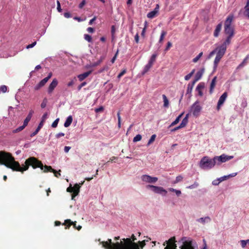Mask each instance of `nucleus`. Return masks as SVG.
<instances>
[{"instance_id":"nucleus-1","label":"nucleus","mask_w":249,"mask_h":249,"mask_svg":"<svg viewBox=\"0 0 249 249\" xmlns=\"http://www.w3.org/2000/svg\"><path fill=\"white\" fill-rule=\"evenodd\" d=\"M0 164L4 165L8 168L11 169L14 171H18L23 173L28 169L29 166H31L34 169L40 168L44 170V172L53 171V169L50 166H43L41 161L38 160L34 157L27 159L25 162V165L21 167L19 163L16 161L15 158L10 153L4 151H0Z\"/></svg>"},{"instance_id":"nucleus-2","label":"nucleus","mask_w":249,"mask_h":249,"mask_svg":"<svg viewBox=\"0 0 249 249\" xmlns=\"http://www.w3.org/2000/svg\"><path fill=\"white\" fill-rule=\"evenodd\" d=\"M137 240L134 234L131 238H123L120 242L113 243L111 239H108L107 241L100 242V244L105 249H139V245L135 241ZM100 241V239H99Z\"/></svg>"},{"instance_id":"nucleus-3","label":"nucleus","mask_w":249,"mask_h":249,"mask_svg":"<svg viewBox=\"0 0 249 249\" xmlns=\"http://www.w3.org/2000/svg\"><path fill=\"white\" fill-rule=\"evenodd\" d=\"M216 165L215 158L210 159L208 156L203 157L199 162V167L203 169H209Z\"/></svg>"},{"instance_id":"nucleus-4","label":"nucleus","mask_w":249,"mask_h":249,"mask_svg":"<svg viewBox=\"0 0 249 249\" xmlns=\"http://www.w3.org/2000/svg\"><path fill=\"white\" fill-rule=\"evenodd\" d=\"M177 246L175 242L173 244H169L167 245L164 249H178ZM180 249H195V247L193 246L192 240H185L182 242L181 246L179 247Z\"/></svg>"},{"instance_id":"nucleus-5","label":"nucleus","mask_w":249,"mask_h":249,"mask_svg":"<svg viewBox=\"0 0 249 249\" xmlns=\"http://www.w3.org/2000/svg\"><path fill=\"white\" fill-rule=\"evenodd\" d=\"M224 33L227 36V37L224 42L230 44L231 43V40L234 35V27H224Z\"/></svg>"},{"instance_id":"nucleus-6","label":"nucleus","mask_w":249,"mask_h":249,"mask_svg":"<svg viewBox=\"0 0 249 249\" xmlns=\"http://www.w3.org/2000/svg\"><path fill=\"white\" fill-rule=\"evenodd\" d=\"M201 110L202 107L200 106L199 102L198 101L195 102L191 107V112L196 117L200 115Z\"/></svg>"},{"instance_id":"nucleus-7","label":"nucleus","mask_w":249,"mask_h":249,"mask_svg":"<svg viewBox=\"0 0 249 249\" xmlns=\"http://www.w3.org/2000/svg\"><path fill=\"white\" fill-rule=\"evenodd\" d=\"M229 45H230V44L226 43V42H224L221 45L217 47L216 48V56L221 57V58H222V57L224 56V55L225 54V53H226V49H227V46Z\"/></svg>"},{"instance_id":"nucleus-8","label":"nucleus","mask_w":249,"mask_h":249,"mask_svg":"<svg viewBox=\"0 0 249 249\" xmlns=\"http://www.w3.org/2000/svg\"><path fill=\"white\" fill-rule=\"evenodd\" d=\"M215 160L216 165H220L222 163L225 162L233 159L232 156H227L225 154H222L220 156H215Z\"/></svg>"},{"instance_id":"nucleus-9","label":"nucleus","mask_w":249,"mask_h":249,"mask_svg":"<svg viewBox=\"0 0 249 249\" xmlns=\"http://www.w3.org/2000/svg\"><path fill=\"white\" fill-rule=\"evenodd\" d=\"M147 189L151 188L152 191L155 193L162 194L164 193V195L167 193V191L161 187L156 186L152 185H148L146 186Z\"/></svg>"},{"instance_id":"nucleus-10","label":"nucleus","mask_w":249,"mask_h":249,"mask_svg":"<svg viewBox=\"0 0 249 249\" xmlns=\"http://www.w3.org/2000/svg\"><path fill=\"white\" fill-rule=\"evenodd\" d=\"M52 76V73L50 72L47 77L44 78L43 79L41 80L34 88L35 90H37L39 89L41 87H43L48 81Z\"/></svg>"},{"instance_id":"nucleus-11","label":"nucleus","mask_w":249,"mask_h":249,"mask_svg":"<svg viewBox=\"0 0 249 249\" xmlns=\"http://www.w3.org/2000/svg\"><path fill=\"white\" fill-rule=\"evenodd\" d=\"M141 179L143 181L149 183H154L158 180V178L157 177H152L147 175H142L141 177Z\"/></svg>"},{"instance_id":"nucleus-12","label":"nucleus","mask_w":249,"mask_h":249,"mask_svg":"<svg viewBox=\"0 0 249 249\" xmlns=\"http://www.w3.org/2000/svg\"><path fill=\"white\" fill-rule=\"evenodd\" d=\"M228 96V93L227 92H224L222 95L220 97L219 100L217 103L216 109L219 111L221 108V106L225 102L227 97Z\"/></svg>"},{"instance_id":"nucleus-13","label":"nucleus","mask_w":249,"mask_h":249,"mask_svg":"<svg viewBox=\"0 0 249 249\" xmlns=\"http://www.w3.org/2000/svg\"><path fill=\"white\" fill-rule=\"evenodd\" d=\"M159 5L158 4L156 5V7L152 11H151L149 12L147 15V17L149 18H153L156 17L158 15V14L159 13Z\"/></svg>"},{"instance_id":"nucleus-14","label":"nucleus","mask_w":249,"mask_h":249,"mask_svg":"<svg viewBox=\"0 0 249 249\" xmlns=\"http://www.w3.org/2000/svg\"><path fill=\"white\" fill-rule=\"evenodd\" d=\"M204 71L205 69L203 68L196 72L195 75V79L193 81V84H195L196 82L201 79L204 72Z\"/></svg>"},{"instance_id":"nucleus-15","label":"nucleus","mask_w":249,"mask_h":249,"mask_svg":"<svg viewBox=\"0 0 249 249\" xmlns=\"http://www.w3.org/2000/svg\"><path fill=\"white\" fill-rule=\"evenodd\" d=\"M57 84H58V81H57V79L55 78L53 79V81L51 82V83L50 84V85L49 86L48 89V93L50 94L52 93V92L53 91L54 89L57 86Z\"/></svg>"},{"instance_id":"nucleus-16","label":"nucleus","mask_w":249,"mask_h":249,"mask_svg":"<svg viewBox=\"0 0 249 249\" xmlns=\"http://www.w3.org/2000/svg\"><path fill=\"white\" fill-rule=\"evenodd\" d=\"M233 19V17L232 15L229 16L225 21L224 27H232L231 26V23L232 22Z\"/></svg>"},{"instance_id":"nucleus-17","label":"nucleus","mask_w":249,"mask_h":249,"mask_svg":"<svg viewBox=\"0 0 249 249\" xmlns=\"http://www.w3.org/2000/svg\"><path fill=\"white\" fill-rule=\"evenodd\" d=\"M76 222H72L70 219H67L65 220L64 223H63L64 225H65L66 227L65 229H69L71 225H73L74 228H76Z\"/></svg>"},{"instance_id":"nucleus-18","label":"nucleus","mask_w":249,"mask_h":249,"mask_svg":"<svg viewBox=\"0 0 249 249\" xmlns=\"http://www.w3.org/2000/svg\"><path fill=\"white\" fill-rule=\"evenodd\" d=\"M222 26V22L219 23L216 27V28L213 33V36L214 37H217L219 36V33L221 30Z\"/></svg>"},{"instance_id":"nucleus-19","label":"nucleus","mask_w":249,"mask_h":249,"mask_svg":"<svg viewBox=\"0 0 249 249\" xmlns=\"http://www.w3.org/2000/svg\"><path fill=\"white\" fill-rule=\"evenodd\" d=\"M91 73V71H88L78 75V78L80 81L86 78Z\"/></svg>"},{"instance_id":"nucleus-20","label":"nucleus","mask_w":249,"mask_h":249,"mask_svg":"<svg viewBox=\"0 0 249 249\" xmlns=\"http://www.w3.org/2000/svg\"><path fill=\"white\" fill-rule=\"evenodd\" d=\"M216 76H215L213 77V78L212 79L211 85H210V93L212 94L213 92V89L215 88L216 82Z\"/></svg>"},{"instance_id":"nucleus-21","label":"nucleus","mask_w":249,"mask_h":249,"mask_svg":"<svg viewBox=\"0 0 249 249\" xmlns=\"http://www.w3.org/2000/svg\"><path fill=\"white\" fill-rule=\"evenodd\" d=\"M34 113V111L31 110L30 111L29 114H28L27 116L25 118V119L24 121L23 124H24L25 125H27L29 122L30 121L33 114Z\"/></svg>"},{"instance_id":"nucleus-22","label":"nucleus","mask_w":249,"mask_h":249,"mask_svg":"<svg viewBox=\"0 0 249 249\" xmlns=\"http://www.w3.org/2000/svg\"><path fill=\"white\" fill-rule=\"evenodd\" d=\"M204 88V85L202 83H199L196 87V90L198 91V95L200 96H202L203 95V92L202 90Z\"/></svg>"},{"instance_id":"nucleus-23","label":"nucleus","mask_w":249,"mask_h":249,"mask_svg":"<svg viewBox=\"0 0 249 249\" xmlns=\"http://www.w3.org/2000/svg\"><path fill=\"white\" fill-rule=\"evenodd\" d=\"M244 15L249 19V0H247V4L244 7Z\"/></svg>"},{"instance_id":"nucleus-24","label":"nucleus","mask_w":249,"mask_h":249,"mask_svg":"<svg viewBox=\"0 0 249 249\" xmlns=\"http://www.w3.org/2000/svg\"><path fill=\"white\" fill-rule=\"evenodd\" d=\"M188 117H189V114H186V116L184 118H183L181 124H179L180 127H181L182 128H183L187 125V124L188 122Z\"/></svg>"},{"instance_id":"nucleus-25","label":"nucleus","mask_w":249,"mask_h":249,"mask_svg":"<svg viewBox=\"0 0 249 249\" xmlns=\"http://www.w3.org/2000/svg\"><path fill=\"white\" fill-rule=\"evenodd\" d=\"M72 122V117L71 116H69L67 117L65 123H64V126L65 127H69L71 124Z\"/></svg>"},{"instance_id":"nucleus-26","label":"nucleus","mask_w":249,"mask_h":249,"mask_svg":"<svg viewBox=\"0 0 249 249\" xmlns=\"http://www.w3.org/2000/svg\"><path fill=\"white\" fill-rule=\"evenodd\" d=\"M249 59V54H248L246 57L245 58V59L243 60L242 62L238 65L237 69H239L243 67H244L245 65H246L248 63V60Z\"/></svg>"},{"instance_id":"nucleus-27","label":"nucleus","mask_w":249,"mask_h":249,"mask_svg":"<svg viewBox=\"0 0 249 249\" xmlns=\"http://www.w3.org/2000/svg\"><path fill=\"white\" fill-rule=\"evenodd\" d=\"M211 221V218L209 216H206L205 217H201L198 219H197V221L202 223V224H205V222H208Z\"/></svg>"},{"instance_id":"nucleus-28","label":"nucleus","mask_w":249,"mask_h":249,"mask_svg":"<svg viewBox=\"0 0 249 249\" xmlns=\"http://www.w3.org/2000/svg\"><path fill=\"white\" fill-rule=\"evenodd\" d=\"M152 66L153 65H152L150 63H148V64L145 66V67L143 70V71H142V74L144 75L147 72H148L149 71V70L151 69V68L152 67Z\"/></svg>"},{"instance_id":"nucleus-29","label":"nucleus","mask_w":249,"mask_h":249,"mask_svg":"<svg viewBox=\"0 0 249 249\" xmlns=\"http://www.w3.org/2000/svg\"><path fill=\"white\" fill-rule=\"evenodd\" d=\"M183 114V113H182L181 114H180L176 119V120L173 122L170 125V127L173 126L177 124L180 121V119L181 117H182V115Z\"/></svg>"},{"instance_id":"nucleus-30","label":"nucleus","mask_w":249,"mask_h":249,"mask_svg":"<svg viewBox=\"0 0 249 249\" xmlns=\"http://www.w3.org/2000/svg\"><path fill=\"white\" fill-rule=\"evenodd\" d=\"M222 58L216 56L215 57L214 62H213V69L215 70L218 66L219 62H220Z\"/></svg>"},{"instance_id":"nucleus-31","label":"nucleus","mask_w":249,"mask_h":249,"mask_svg":"<svg viewBox=\"0 0 249 249\" xmlns=\"http://www.w3.org/2000/svg\"><path fill=\"white\" fill-rule=\"evenodd\" d=\"M43 124H42V123H39V125H38L37 127L36 128V130L33 132L31 134V137H33L36 135L37 134V133L38 132V131L40 130V129H41V128L43 126Z\"/></svg>"},{"instance_id":"nucleus-32","label":"nucleus","mask_w":249,"mask_h":249,"mask_svg":"<svg viewBox=\"0 0 249 249\" xmlns=\"http://www.w3.org/2000/svg\"><path fill=\"white\" fill-rule=\"evenodd\" d=\"M157 56V54H153L148 62L149 63L153 65L156 61V58Z\"/></svg>"},{"instance_id":"nucleus-33","label":"nucleus","mask_w":249,"mask_h":249,"mask_svg":"<svg viewBox=\"0 0 249 249\" xmlns=\"http://www.w3.org/2000/svg\"><path fill=\"white\" fill-rule=\"evenodd\" d=\"M176 242L175 237H172L170 238L168 241H166L164 242L163 245L165 246L166 244L169 245V244H173V243Z\"/></svg>"},{"instance_id":"nucleus-34","label":"nucleus","mask_w":249,"mask_h":249,"mask_svg":"<svg viewBox=\"0 0 249 249\" xmlns=\"http://www.w3.org/2000/svg\"><path fill=\"white\" fill-rule=\"evenodd\" d=\"M162 98H163V102H164V104H163L164 107H168L169 101H168L167 98L164 94L162 95Z\"/></svg>"},{"instance_id":"nucleus-35","label":"nucleus","mask_w":249,"mask_h":249,"mask_svg":"<svg viewBox=\"0 0 249 249\" xmlns=\"http://www.w3.org/2000/svg\"><path fill=\"white\" fill-rule=\"evenodd\" d=\"M145 242H146V240H144L142 241H139L137 244H138L139 245V249H142L143 248V247L145 246L146 244H145Z\"/></svg>"},{"instance_id":"nucleus-36","label":"nucleus","mask_w":249,"mask_h":249,"mask_svg":"<svg viewBox=\"0 0 249 249\" xmlns=\"http://www.w3.org/2000/svg\"><path fill=\"white\" fill-rule=\"evenodd\" d=\"M156 138V134H153L151 136L150 139H149L147 144V146H149V145H150L152 143H153L155 140V139Z\"/></svg>"},{"instance_id":"nucleus-37","label":"nucleus","mask_w":249,"mask_h":249,"mask_svg":"<svg viewBox=\"0 0 249 249\" xmlns=\"http://www.w3.org/2000/svg\"><path fill=\"white\" fill-rule=\"evenodd\" d=\"M203 55V52H200L196 57L193 59L194 63H196Z\"/></svg>"},{"instance_id":"nucleus-38","label":"nucleus","mask_w":249,"mask_h":249,"mask_svg":"<svg viewBox=\"0 0 249 249\" xmlns=\"http://www.w3.org/2000/svg\"><path fill=\"white\" fill-rule=\"evenodd\" d=\"M195 71V70L194 69L192 70V71L190 73L186 75L184 77L185 80L186 81L189 80L191 78V77H192L193 74L194 73Z\"/></svg>"},{"instance_id":"nucleus-39","label":"nucleus","mask_w":249,"mask_h":249,"mask_svg":"<svg viewBox=\"0 0 249 249\" xmlns=\"http://www.w3.org/2000/svg\"><path fill=\"white\" fill-rule=\"evenodd\" d=\"M26 126V125H25L24 124H23L22 126H20L17 128V129L14 130L13 133H18V132H20L22 131Z\"/></svg>"},{"instance_id":"nucleus-40","label":"nucleus","mask_w":249,"mask_h":249,"mask_svg":"<svg viewBox=\"0 0 249 249\" xmlns=\"http://www.w3.org/2000/svg\"><path fill=\"white\" fill-rule=\"evenodd\" d=\"M142 137L140 134L137 135L133 140V142H136L142 140Z\"/></svg>"},{"instance_id":"nucleus-41","label":"nucleus","mask_w":249,"mask_h":249,"mask_svg":"<svg viewBox=\"0 0 249 249\" xmlns=\"http://www.w3.org/2000/svg\"><path fill=\"white\" fill-rule=\"evenodd\" d=\"M166 32L162 31L160 35V36L159 39V42L161 43L164 39L165 36L166 35Z\"/></svg>"},{"instance_id":"nucleus-42","label":"nucleus","mask_w":249,"mask_h":249,"mask_svg":"<svg viewBox=\"0 0 249 249\" xmlns=\"http://www.w3.org/2000/svg\"><path fill=\"white\" fill-rule=\"evenodd\" d=\"M84 39L88 41L89 42H92V37L91 36L88 34H85L84 35Z\"/></svg>"},{"instance_id":"nucleus-43","label":"nucleus","mask_w":249,"mask_h":249,"mask_svg":"<svg viewBox=\"0 0 249 249\" xmlns=\"http://www.w3.org/2000/svg\"><path fill=\"white\" fill-rule=\"evenodd\" d=\"M194 85V84H193V83H192V85H191L190 84H189L188 85L187 90V93H189L192 91V89L193 88Z\"/></svg>"},{"instance_id":"nucleus-44","label":"nucleus","mask_w":249,"mask_h":249,"mask_svg":"<svg viewBox=\"0 0 249 249\" xmlns=\"http://www.w3.org/2000/svg\"><path fill=\"white\" fill-rule=\"evenodd\" d=\"M7 90V87L5 85H2L0 87V91L3 93H5Z\"/></svg>"},{"instance_id":"nucleus-45","label":"nucleus","mask_w":249,"mask_h":249,"mask_svg":"<svg viewBox=\"0 0 249 249\" xmlns=\"http://www.w3.org/2000/svg\"><path fill=\"white\" fill-rule=\"evenodd\" d=\"M183 179V177L181 176H178L176 177V180L174 181V183H177L181 181Z\"/></svg>"},{"instance_id":"nucleus-46","label":"nucleus","mask_w":249,"mask_h":249,"mask_svg":"<svg viewBox=\"0 0 249 249\" xmlns=\"http://www.w3.org/2000/svg\"><path fill=\"white\" fill-rule=\"evenodd\" d=\"M117 117H118V126L119 128H120L121 127V116H120V111H119L117 113Z\"/></svg>"},{"instance_id":"nucleus-47","label":"nucleus","mask_w":249,"mask_h":249,"mask_svg":"<svg viewBox=\"0 0 249 249\" xmlns=\"http://www.w3.org/2000/svg\"><path fill=\"white\" fill-rule=\"evenodd\" d=\"M47 103V99L44 98L43 100V102H42V103L41 104V107L42 108H45L46 106Z\"/></svg>"},{"instance_id":"nucleus-48","label":"nucleus","mask_w":249,"mask_h":249,"mask_svg":"<svg viewBox=\"0 0 249 249\" xmlns=\"http://www.w3.org/2000/svg\"><path fill=\"white\" fill-rule=\"evenodd\" d=\"M60 172V170L57 172L55 170L53 169V171H52V172L54 173L55 177H56V178H58L61 175Z\"/></svg>"},{"instance_id":"nucleus-49","label":"nucleus","mask_w":249,"mask_h":249,"mask_svg":"<svg viewBox=\"0 0 249 249\" xmlns=\"http://www.w3.org/2000/svg\"><path fill=\"white\" fill-rule=\"evenodd\" d=\"M81 186H80V185L79 184H75L74 186L73 187L74 189V191H78V192L79 193L80 192V188Z\"/></svg>"},{"instance_id":"nucleus-50","label":"nucleus","mask_w":249,"mask_h":249,"mask_svg":"<svg viewBox=\"0 0 249 249\" xmlns=\"http://www.w3.org/2000/svg\"><path fill=\"white\" fill-rule=\"evenodd\" d=\"M47 115H48L47 113H45L43 114V115L42 117V120H41V121L40 122V123H42V124H43L44 121L47 118Z\"/></svg>"},{"instance_id":"nucleus-51","label":"nucleus","mask_w":249,"mask_h":249,"mask_svg":"<svg viewBox=\"0 0 249 249\" xmlns=\"http://www.w3.org/2000/svg\"><path fill=\"white\" fill-rule=\"evenodd\" d=\"M59 121V119H56L52 124V126L53 127H56L57 126L58 123Z\"/></svg>"},{"instance_id":"nucleus-52","label":"nucleus","mask_w":249,"mask_h":249,"mask_svg":"<svg viewBox=\"0 0 249 249\" xmlns=\"http://www.w3.org/2000/svg\"><path fill=\"white\" fill-rule=\"evenodd\" d=\"M86 3V1L85 0H83L79 4L78 6L79 8L82 9L83 7L85 6V5Z\"/></svg>"},{"instance_id":"nucleus-53","label":"nucleus","mask_w":249,"mask_h":249,"mask_svg":"<svg viewBox=\"0 0 249 249\" xmlns=\"http://www.w3.org/2000/svg\"><path fill=\"white\" fill-rule=\"evenodd\" d=\"M104 107H102V106H101L99 108H96L95 109V111L96 113H98V112H102L104 110Z\"/></svg>"},{"instance_id":"nucleus-54","label":"nucleus","mask_w":249,"mask_h":249,"mask_svg":"<svg viewBox=\"0 0 249 249\" xmlns=\"http://www.w3.org/2000/svg\"><path fill=\"white\" fill-rule=\"evenodd\" d=\"M79 194L78 191H74L73 194L71 195V199H74V197Z\"/></svg>"},{"instance_id":"nucleus-55","label":"nucleus","mask_w":249,"mask_h":249,"mask_svg":"<svg viewBox=\"0 0 249 249\" xmlns=\"http://www.w3.org/2000/svg\"><path fill=\"white\" fill-rule=\"evenodd\" d=\"M87 84V83L86 82H82L80 85H79L77 88V89L78 90H80L81 88L83 87L84 86H86Z\"/></svg>"},{"instance_id":"nucleus-56","label":"nucleus","mask_w":249,"mask_h":249,"mask_svg":"<svg viewBox=\"0 0 249 249\" xmlns=\"http://www.w3.org/2000/svg\"><path fill=\"white\" fill-rule=\"evenodd\" d=\"M240 242H241V245L242 247L243 248H245V247L246 246V245L247 244L246 240H242L240 241Z\"/></svg>"},{"instance_id":"nucleus-57","label":"nucleus","mask_w":249,"mask_h":249,"mask_svg":"<svg viewBox=\"0 0 249 249\" xmlns=\"http://www.w3.org/2000/svg\"><path fill=\"white\" fill-rule=\"evenodd\" d=\"M172 44L171 42H169V41L168 42L167 44V46L165 49V51H168L169 50V49L170 48V47L172 46Z\"/></svg>"},{"instance_id":"nucleus-58","label":"nucleus","mask_w":249,"mask_h":249,"mask_svg":"<svg viewBox=\"0 0 249 249\" xmlns=\"http://www.w3.org/2000/svg\"><path fill=\"white\" fill-rule=\"evenodd\" d=\"M57 9L59 12H61L62 11L60 3L58 0L57 1Z\"/></svg>"},{"instance_id":"nucleus-59","label":"nucleus","mask_w":249,"mask_h":249,"mask_svg":"<svg viewBox=\"0 0 249 249\" xmlns=\"http://www.w3.org/2000/svg\"><path fill=\"white\" fill-rule=\"evenodd\" d=\"M126 71L125 70H123L118 75V78H120L123 75H124Z\"/></svg>"},{"instance_id":"nucleus-60","label":"nucleus","mask_w":249,"mask_h":249,"mask_svg":"<svg viewBox=\"0 0 249 249\" xmlns=\"http://www.w3.org/2000/svg\"><path fill=\"white\" fill-rule=\"evenodd\" d=\"M36 41H34L32 44L27 45L26 46V48L27 49H30V48H33V47H34L36 45Z\"/></svg>"},{"instance_id":"nucleus-61","label":"nucleus","mask_w":249,"mask_h":249,"mask_svg":"<svg viewBox=\"0 0 249 249\" xmlns=\"http://www.w3.org/2000/svg\"><path fill=\"white\" fill-rule=\"evenodd\" d=\"M102 59H100V60H98L97 62H94L93 64V66L94 67H96L99 65H100V64L102 62Z\"/></svg>"},{"instance_id":"nucleus-62","label":"nucleus","mask_w":249,"mask_h":249,"mask_svg":"<svg viewBox=\"0 0 249 249\" xmlns=\"http://www.w3.org/2000/svg\"><path fill=\"white\" fill-rule=\"evenodd\" d=\"M216 50L215 49L210 53L209 57L210 58V57H212L215 53H216Z\"/></svg>"},{"instance_id":"nucleus-63","label":"nucleus","mask_w":249,"mask_h":249,"mask_svg":"<svg viewBox=\"0 0 249 249\" xmlns=\"http://www.w3.org/2000/svg\"><path fill=\"white\" fill-rule=\"evenodd\" d=\"M87 31L89 32V33H93L94 31H95V30L92 27H88L87 28Z\"/></svg>"},{"instance_id":"nucleus-64","label":"nucleus","mask_w":249,"mask_h":249,"mask_svg":"<svg viewBox=\"0 0 249 249\" xmlns=\"http://www.w3.org/2000/svg\"><path fill=\"white\" fill-rule=\"evenodd\" d=\"M65 135V134L62 132H60L58 134H57L55 136L56 138H59L61 137L64 136Z\"/></svg>"}]
</instances>
